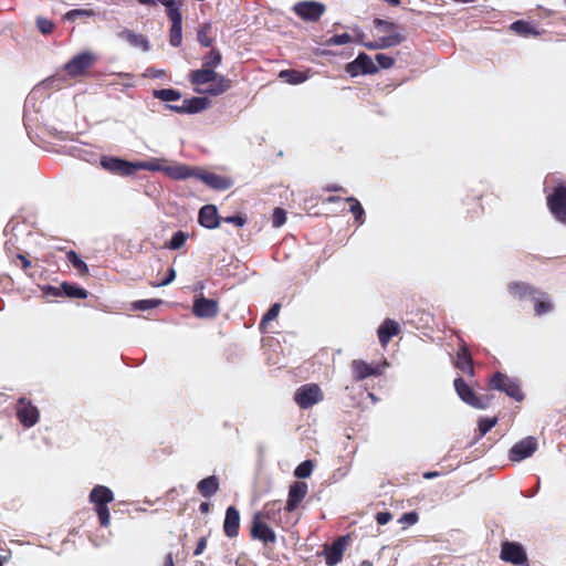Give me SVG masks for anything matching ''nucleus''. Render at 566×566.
Here are the masks:
<instances>
[{
    "instance_id": "32",
    "label": "nucleus",
    "mask_w": 566,
    "mask_h": 566,
    "mask_svg": "<svg viewBox=\"0 0 566 566\" xmlns=\"http://www.w3.org/2000/svg\"><path fill=\"white\" fill-rule=\"evenodd\" d=\"M510 29L522 38H536L544 32V30H538L534 24L523 20L515 21L510 25Z\"/></svg>"
},
{
    "instance_id": "1",
    "label": "nucleus",
    "mask_w": 566,
    "mask_h": 566,
    "mask_svg": "<svg viewBox=\"0 0 566 566\" xmlns=\"http://www.w3.org/2000/svg\"><path fill=\"white\" fill-rule=\"evenodd\" d=\"M488 388L490 390L504 392L516 402H522L525 398L520 381L500 371L492 374V377H490L488 381Z\"/></svg>"
},
{
    "instance_id": "17",
    "label": "nucleus",
    "mask_w": 566,
    "mask_h": 566,
    "mask_svg": "<svg viewBox=\"0 0 566 566\" xmlns=\"http://www.w3.org/2000/svg\"><path fill=\"white\" fill-rule=\"evenodd\" d=\"M308 492V486L305 482L296 481L290 485L287 492V500L284 510L289 513L298 507L301 502L305 499Z\"/></svg>"
},
{
    "instance_id": "28",
    "label": "nucleus",
    "mask_w": 566,
    "mask_h": 566,
    "mask_svg": "<svg viewBox=\"0 0 566 566\" xmlns=\"http://www.w3.org/2000/svg\"><path fill=\"white\" fill-rule=\"evenodd\" d=\"M403 40L405 36L402 34L392 33L387 36H380L373 42L364 43V46L368 50L388 49L400 44Z\"/></svg>"
},
{
    "instance_id": "33",
    "label": "nucleus",
    "mask_w": 566,
    "mask_h": 566,
    "mask_svg": "<svg viewBox=\"0 0 566 566\" xmlns=\"http://www.w3.org/2000/svg\"><path fill=\"white\" fill-rule=\"evenodd\" d=\"M197 491L206 497H211L219 491V479L216 475L201 479L197 483Z\"/></svg>"
},
{
    "instance_id": "11",
    "label": "nucleus",
    "mask_w": 566,
    "mask_h": 566,
    "mask_svg": "<svg viewBox=\"0 0 566 566\" xmlns=\"http://www.w3.org/2000/svg\"><path fill=\"white\" fill-rule=\"evenodd\" d=\"M39 409L35 405L31 403L27 398H20L15 406V417L20 424L25 428L35 426L39 421Z\"/></svg>"
},
{
    "instance_id": "34",
    "label": "nucleus",
    "mask_w": 566,
    "mask_h": 566,
    "mask_svg": "<svg viewBox=\"0 0 566 566\" xmlns=\"http://www.w3.org/2000/svg\"><path fill=\"white\" fill-rule=\"evenodd\" d=\"M98 12L94 9H72L63 15V20L67 22H87L88 19L97 17Z\"/></svg>"
},
{
    "instance_id": "18",
    "label": "nucleus",
    "mask_w": 566,
    "mask_h": 566,
    "mask_svg": "<svg viewBox=\"0 0 566 566\" xmlns=\"http://www.w3.org/2000/svg\"><path fill=\"white\" fill-rule=\"evenodd\" d=\"M168 19L170 20L169 43L175 48H179L182 42V14L179 9L168 10Z\"/></svg>"
},
{
    "instance_id": "36",
    "label": "nucleus",
    "mask_w": 566,
    "mask_h": 566,
    "mask_svg": "<svg viewBox=\"0 0 566 566\" xmlns=\"http://www.w3.org/2000/svg\"><path fill=\"white\" fill-rule=\"evenodd\" d=\"M345 202L349 205V212L354 214V221L359 226L365 223L366 214L363 205L354 197H347Z\"/></svg>"
},
{
    "instance_id": "27",
    "label": "nucleus",
    "mask_w": 566,
    "mask_h": 566,
    "mask_svg": "<svg viewBox=\"0 0 566 566\" xmlns=\"http://www.w3.org/2000/svg\"><path fill=\"white\" fill-rule=\"evenodd\" d=\"M233 82L223 75L218 74L217 78L212 81L207 88L196 90L198 93H203L211 96H218L226 93Z\"/></svg>"
},
{
    "instance_id": "2",
    "label": "nucleus",
    "mask_w": 566,
    "mask_h": 566,
    "mask_svg": "<svg viewBox=\"0 0 566 566\" xmlns=\"http://www.w3.org/2000/svg\"><path fill=\"white\" fill-rule=\"evenodd\" d=\"M115 499L114 493L104 485H96L90 493V501L95 506L98 522L106 527L109 524V512L107 504Z\"/></svg>"
},
{
    "instance_id": "37",
    "label": "nucleus",
    "mask_w": 566,
    "mask_h": 566,
    "mask_svg": "<svg viewBox=\"0 0 566 566\" xmlns=\"http://www.w3.org/2000/svg\"><path fill=\"white\" fill-rule=\"evenodd\" d=\"M122 36L134 46L140 48L145 51L149 49L148 40L143 34H136L130 30H124L122 32Z\"/></svg>"
},
{
    "instance_id": "24",
    "label": "nucleus",
    "mask_w": 566,
    "mask_h": 566,
    "mask_svg": "<svg viewBox=\"0 0 566 566\" xmlns=\"http://www.w3.org/2000/svg\"><path fill=\"white\" fill-rule=\"evenodd\" d=\"M346 538L338 537L331 546H326L323 551V555H325L326 564L328 566H335L338 564L345 552Z\"/></svg>"
},
{
    "instance_id": "50",
    "label": "nucleus",
    "mask_w": 566,
    "mask_h": 566,
    "mask_svg": "<svg viewBox=\"0 0 566 566\" xmlns=\"http://www.w3.org/2000/svg\"><path fill=\"white\" fill-rule=\"evenodd\" d=\"M375 60L381 69H390L395 64V59L390 55H386V53H377Z\"/></svg>"
},
{
    "instance_id": "31",
    "label": "nucleus",
    "mask_w": 566,
    "mask_h": 566,
    "mask_svg": "<svg viewBox=\"0 0 566 566\" xmlns=\"http://www.w3.org/2000/svg\"><path fill=\"white\" fill-rule=\"evenodd\" d=\"M310 77V71H298L295 69H286L282 70L279 73V78L287 83L289 85H300V83H305Z\"/></svg>"
},
{
    "instance_id": "4",
    "label": "nucleus",
    "mask_w": 566,
    "mask_h": 566,
    "mask_svg": "<svg viewBox=\"0 0 566 566\" xmlns=\"http://www.w3.org/2000/svg\"><path fill=\"white\" fill-rule=\"evenodd\" d=\"M292 11L302 21L315 23L326 12V4L315 0H303L296 2Z\"/></svg>"
},
{
    "instance_id": "25",
    "label": "nucleus",
    "mask_w": 566,
    "mask_h": 566,
    "mask_svg": "<svg viewBox=\"0 0 566 566\" xmlns=\"http://www.w3.org/2000/svg\"><path fill=\"white\" fill-rule=\"evenodd\" d=\"M509 291L511 295L515 298L523 300L526 297L536 298V295H545V292L532 287L531 285L523 282H513L509 285Z\"/></svg>"
},
{
    "instance_id": "26",
    "label": "nucleus",
    "mask_w": 566,
    "mask_h": 566,
    "mask_svg": "<svg viewBox=\"0 0 566 566\" xmlns=\"http://www.w3.org/2000/svg\"><path fill=\"white\" fill-rule=\"evenodd\" d=\"M217 76L218 73L213 69L201 65V69L190 72L189 82L193 85H210Z\"/></svg>"
},
{
    "instance_id": "38",
    "label": "nucleus",
    "mask_w": 566,
    "mask_h": 566,
    "mask_svg": "<svg viewBox=\"0 0 566 566\" xmlns=\"http://www.w3.org/2000/svg\"><path fill=\"white\" fill-rule=\"evenodd\" d=\"M532 301L535 302V315L537 316H543L553 310V304L546 293L544 296L535 295Z\"/></svg>"
},
{
    "instance_id": "30",
    "label": "nucleus",
    "mask_w": 566,
    "mask_h": 566,
    "mask_svg": "<svg viewBox=\"0 0 566 566\" xmlns=\"http://www.w3.org/2000/svg\"><path fill=\"white\" fill-rule=\"evenodd\" d=\"M165 174L175 180H184L189 177H198L199 169L187 165H175L165 168Z\"/></svg>"
},
{
    "instance_id": "19",
    "label": "nucleus",
    "mask_w": 566,
    "mask_h": 566,
    "mask_svg": "<svg viewBox=\"0 0 566 566\" xmlns=\"http://www.w3.org/2000/svg\"><path fill=\"white\" fill-rule=\"evenodd\" d=\"M252 520L279 525L281 523V507L277 502H268L262 510L253 514Z\"/></svg>"
},
{
    "instance_id": "15",
    "label": "nucleus",
    "mask_w": 566,
    "mask_h": 566,
    "mask_svg": "<svg viewBox=\"0 0 566 566\" xmlns=\"http://www.w3.org/2000/svg\"><path fill=\"white\" fill-rule=\"evenodd\" d=\"M250 536L252 539L260 541L263 545L276 543V534L270 524L256 522V520L251 521Z\"/></svg>"
},
{
    "instance_id": "6",
    "label": "nucleus",
    "mask_w": 566,
    "mask_h": 566,
    "mask_svg": "<svg viewBox=\"0 0 566 566\" xmlns=\"http://www.w3.org/2000/svg\"><path fill=\"white\" fill-rule=\"evenodd\" d=\"M547 207L558 222L566 224V184L553 188L547 197Z\"/></svg>"
},
{
    "instance_id": "13",
    "label": "nucleus",
    "mask_w": 566,
    "mask_h": 566,
    "mask_svg": "<svg viewBox=\"0 0 566 566\" xmlns=\"http://www.w3.org/2000/svg\"><path fill=\"white\" fill-rule=\"evenodd\" d=\"M345 70L350 76L355 77L361 74H374L378 71V67L367 53H359V56L349 62Z\"/></svg>"
},
{
    "instance_id": "41",
    "label": "nucleus",
    "mask_w": 566,
    "mask_h": 566,
    "mask_svg": "<svg viewBox=\"0 0 566 566\" xmlns=\"http://www.w3.org/2000/svg\"><path fill=\"white\" fill-rule=\"evenodd\" d=\"M163 303L159 298L139 300L132 303L134 311H149L158 307Z\"/></svg>"
},
{
    "instance_id": "64",
    "label": "nucleus",
    "mask_w": 566,
    "mask_h": 566,
    "mask_svg": "<svg viewBox=\"0 0 566 566\" xmlns=\"http://www.w3.org/2000/svg\"><path fill=\"white\" fill-rule=\"evenodd\" d=\"M339 200H340L339 197L331 196V197L326 198L325 200H323L322 202L334 203V202H338Z\"/></svg>"
},
{
    "instance_id": "42",
    "label": "nucleus",
    "mask_w": 566,
    "mask_h": 566,
    "mask_svg": "<svg viewBox=\"0 0 566 566\" xmlns=\"http://www.w3.org/2000/svg\"><path fill=\"white\" fill-rule=\"evenodd\" d=\"M203 66L216 69L221 64L222 55L218 49H212L209 53H207L203 59Z\"/></svg>"
},
{
    "instance_id": "59",
    "label": "nucleus",
    "mask_w": 566,
    "mask_h": 566,
    "mask_svg": "<svg viewBox=\"0 0 566 566\" xmlns=\"http://www.w3.org/2000/svg\"><path fill=\"white\" fill-rule=\"evenodd\" d=\"M208 545L207 537H200L197 542L196 548L193 549V555H199L205 552Z\"/></svg>"
},
{
    "instance_id": "22",
    "label": "nucleus",
    "mask_w": 566,
    "mask_h": 566,
    "mask_svg": "<svg viewBox=\"0 0 566 566\" xmlns=\"http://www.w3.org/2000/svg\"><path fill=\"white\" fill-rule=\"evenodd\" d=\"M240 512L235 506H228L223 520V532L229 538H234L239 535L240 531Z\"/></svg>"
},
{
    "instance_id": "12",
    "label": "nucleus",
    "mask_w": 566,
    "mask_h": 566,
    "mask_svg": "<svg viewBox=\"0 0 566 566\" xmlns=\"http://www.w3.org/2000/svg\"><path fill=\"white\" fill-rule=\"evenodd\" d=\"M537 447L538 443L534 437H525L512 447L510 451V460L513 462H521L533 455L536 452Z\"/></svg>"
},
{
    "instance_id": "23",
    "label": "nucleus",
    "mask_w": 566,
    "mask_h": 566,
    "mask_svg": "<svg viewBox=\"0 0 566 566\" xmlns=\"http://www.w3.org/2000/svg\"><path fill=\"white\" fill-rule=\"evenodd\" d=\"M198 223L206 229H217L220 218L214 205H203L198 212Z\"/></svg>"
},
{
    "instance_id": "57",
    "label": "nucleus",
    "mask_w": 566,
    "mask_h": 566,
    "mask_svg": "<svg viewBox=\"0 0 566 566\" xmlns=\"http://www.w3.org/2000/svg\"><path fill=\"white\" fill-rule=\"evenodd\" d=\"M374 25L376 28H382V29H385L387 31L394 30L397 27L396 23L389 22V21H386V20H381V19H375L374 20Z\"/></svg>"
},
{
    "instance_id": "53",
    "label": "nucleus",
    "mask_w": 566,
    "mask_h": 566,
    "mask_svg": "<svg viewBox=\"0 0 566 566\" xmlns=\"http://www.w3.org/2000/svg\"><path fill=\"white\" fill-rule=\"evenodd\" d=\"M176 270L174 268H169L166 277L159 283H151V286H166L176 280Z\"/></svg>"
},
{
    "instance_id": "61",
    "label": "nucleus",
    "mask_w": 566,
    "mask_h": 566,
    "mask_svg": "<svg viewBox=\"0 0 566 566\" xmlns=\"http://www.w3.org/2000/svg\"><path fill=\"white\" fill-rule=\"evenodd\" d=\"M17 258L22 262V268L24 270H28L31 266V261L27 256L19 254Z\"/></svg>"
},
{
    "instance_id": "9",
    "label": "nucleus",
    "mask_w": 566,
    "mask_h": 566,
    "mask_svg": "<svg viewBox=\"0 0 566 566\" xmlns=\"http://www.w3.org/2000/svg\"><path fill=\"white\" fill-rule=\"evenodd\" d=\"M500 558L513 565L528 566L526 552L524 551L521 544L515 542L502 543Z\"/></svg>"
},
{
    "instance_id": "55",
    "label": "nucleus",
    "mask_w": 566,
    "mask_h": 566,
    "mask_svg": "<svg viewBox=\"0 0 566 566\" xmlns=\"http://www.w3.org/2000/svg\"><path fill=\"white\" fill-rule=\"evenodd\" d=\"M419 521V516L417 513L415 512H408V513H405L401 518L399 520L400 523H407L409 525L413 524V523H418Z\"/></svg>"
},
{
    "instance_id": "62",
    "label": "nucleus",
    "mask_w": 566,
    "mask_h": 566,
    "mask_svg": "<svg viewBox=\"0 0 566 566\" xmlns=\"http://www.w3.org/2000/svg\"><path fill=\"white\" fill-rule=\"evenodd\" d=\"M210 507H211V505L209 502H201L199 504V512L201 514H208L210 512Z\"/></svg>"
},
{
    "instance_id": "51",
    "label": "nucleus",
    "mask_w": 566,
    "mask_h": 566,
    "mask_svg": "<svg viewBox=\"0 0 566 566\" xmlns=\"http://www.w3.org/2000/svg\"><path fill=\"white\" fill-rule=\"evenodd\" d=\"M352 41V38L348 33H342V34H336V35H333L328 41L327 43L329 45H344V44H347Z\"/></svg>"
},
{
    "instance_id": "54",
    "label": "nucleus",
    "mask_w": 566,
    "mask_h": 566,
    "mask_svg": "<svg viewBox=\"0 0 566 566\" xmlns=\"http://www.w3.org/2000/svg\"><path fill=\"white\" fill-rule=\"evenodd\" d=\"M226 223H232L233 226L238 228H242L247 223V219L240 214L238 216H230L223 219Z\"/></svg>"
},
{
    "instance_id": "44",
    "label": "nucleus",
    "mask_w": 566,
    "mask_h": 566,
    "mask_svg": "<svg viewBox=\"0 0 566 566\" xmlns=\"http://www.w3.org/2000/svg\"><path fill=\"white\" fill-rule=\"evenodd\" d=\"M314 469V463L310 460H306L298 464L296 469H294V476L298 479H306L308 478Z\"/></svg>"
},
{
    "instance_id": "52",
    "label": "nucleus",
    "mask_w": 566,
    "mask_h": 566,
    "mask_svg": "<svg viewBox=\"0 0 566 566\" xmlns=\"http://www.w3.org/2000/svg\"><path fill=\"white\" fill-rule=\"evenodd\" d=\"M281 310V305L279 303L273 304L266 314L263 315V318H261V325L263 323H268L279 316Z\"/></svg>"
},
{
    "instance_id": "39",
    "label": "nucleus",
    "mask_w": 566,
    "mask_h": 566,
    "mask_svg": "<svg viewBox=\"0 0 566 566\" xmlns=\"http://www.w3.org/2000/svg\"><path fill=\"white\" fill-rule=\"evenodd\" d=\"M154 97L163 102H174L181 98V93L176 88H159L154 91Z\"/></svg>"
},
{
    "instance_id": "10",
    "label": "nucleus",
    "mask_w": 566,
    "mask_h": 566,
    "mask_svg": "<svg viewBox=\"0 0 566 566\" xmlns=\"http://www.w3.org/2000/svg\"><path fill=\"white\" fill-rule=\"evenodd\" d=\"M95 56L92 53H78L74 55L64 66L65 72L72 78L82 76L93 66Z\"/></svg>"
},
{
    "instance_id": "47",
    "label": "nucleus",
    "mask_w": 566,
    "mask_h": 566,
    "mask_svg": "<svg viewBox=\"0 0 566 566\" xmlns=\"http://www.w3.org/2000/svg\"><path fill=\"white\" fill-rule=\"evenodd\" d=\"M36 27H38L39 31L45 35L53 33L55 30V24L53 22H51L50 20L42 18V17H39L36 19Z\"/></svg>"
},
{
    "instance_id": "29",
    "label": "nucleus",
    "mask_w": 566,
    "mask_h": 566,
    "mask_svg": "<svg viewBox=\"0 0 566 566\" xmlns=\"http://www.w3.org/2000/svg\"><path fill=\"white\" fill-rule=\"evenodd\" d=\"M455 367L468 377L474 375L471 354L465 345H462L457 353Z\"/></svg>"
},
{
    "instance_id": "56",
    "label": "nucleus",
    "mask_w": 566,
    "mask_h": 566,
    "mask_svg": "<svg viewBox=\"0 0 566 566\" xmlns=\"http://www.w3.org/2000/svg\"><path fill=\"white\" fill-rule=\"evenodd\" d=\"M392 520V514L390 512H379L376 515V523L379 525H385L387 523H390Z\"/></svg>"
},
{
    "instance_id": "43",
    "label": "nucleus",
    "mask_w": 566,
    "mask_h": 566,
    "mask_svg": "<svg viewBox=\"0 0 566 566\" xmlns=\"http://www.w3.org/2000/svg\"><path fill=\"white\" fill-rule=\"evenodd\" d=\"M211 24H203L197 32V40L200 45L210 48L213 43V39L210 36Z\"/></svg>"
},
{
    "instance_id": "58",
    "label": "nucleus",
    "mask_w": 566,
    "mask_h": 566,
    "mask_svg": "<svg viewBox=\"0 0 566 566\" xmlns=\"http://www.w3.org/2000/svg\"><path fill=\"white\" fill-rule=\"evenodd\" d=\"M323 190H325L327 192H339L342 195H347V189H345L344 187L336 185V184H329V185L325 186V188H323Z\"/></svg>"
},
{
    "instance_id": "3",
    "label": "nucleus",
    "mask_w": 566,
    "mask_h": 566,
    "mask_svg": "<svg viewBox=\"0 0 566 566\" xmlns=\"http://www.w3.org/2000/svg\"><path fill=\"white\" fill-rule=\"evenodd\" d=\"M453 384L459 398L468 406L475 407L478 409H485L490 406L491 397L479 396L462 377H457Z\"/></svg>"
},
{
    "instance_id": "46",
    "label": "nucleus",
    "mask_w": 566,
    "mask_h": 566,
    "mask_svg": "<svg viewBox=\"0 0 566 566\" xmlns=\"http://www.w3.org/2000/svg\"><path fill=\"white\" fill-rule=\"evenodd\" d=\"M138 3L146 4V6H155L157 3H160L165 6L166 8V14L168 13V10L172 9H179L180 4L176 2L175 0H136Z\"/></svg>"
},
{
    "instance_id": "49",
    "label": "nucleus",
    "mask_w": 566,
    "mask_h": 566,
    "mask_svg": "<svg viewBox=\"0 0 566 566\" xmlns=\"http://www.w3.org/2000/svg\"><path fill=\"white\" fill-rule=\"evenodd\" d=\"M286 221V212L283 208H275L272 216V224L274 228H281Z\"/></svg>"
},
{
    "instance_id": "35",
    "label": "nucleus",
    "mask_w": 566,
    "mask_h": 566,
    "mask_svg": "<svg viewBox=\"0 0 566 566\" xmlns=\"http://www.w3.org/2000/svg\"><path fill=\"white\" fill-rule=\"evenodd\" d=\"M186 114H197V112H203L209 106V99L207 97H191L184 99Z\"/></svg>"
},
{
    "instance_id": "16",
    "label": "nucleus",
    "mask_w": 566,
    "mask_h": 566,
    "mask_svg": "<svg viewBox=\"0 0 566 566\" xmlns=\"http://www.w3.org/2000/svg\"><path fill=\"white\" fill-rule=\"evenodd\" d=\"M219 313L218 301L207 298L200 295L196 297L192 304V314L195 317L208 318L217 317Z\"/></svg>"
},
{
    "instance_id": "45",
    "label": "nucleus",
    "mask_w": 566,
    "mask_h": 566,
    "mask_svg": "<svg viewBox=\"0 0 566 566\" xmlns=\"http://www.w3.org/2000/svg\"><path fill=\"white\" fill-rule=\"evenodd\" d=\"M186 240V233L182 230H178L177 232H175L172 238H170L166 247L170 250H178L185 244Z\"/></svg>"
},
{
    "instance_id": "20",
    "label": "nucleus",
    "mask_w": 566,
    "mask_h": 566,
    "mask_svg": "<svg viewBox=\"0 0 566 566\" xmlns=\"http://www.w3.org/2000/svg\"><path fill=\"white\" fill-rule=\"evenodd\" d=\"M400 333V326L398 322L392 318H385L377 329V337L380 346L386 348L390 343L391 338Z\"/></svg>"
},
{
    "instance_id": "48",
    "label": "nucleus",
    "mask_w": 566,
    "mask_h": 566,
    "mask_svg": "<svg viewBox=\"0 0 566 566\" xmlns=\"http://www.w3.org/2000/svg\"><path fill=\"white\" fill-rule=\"evenodd\" d=\"M496 423H497V418L496 417H493V418H482L480 420V422H479L480 436L483 437L486 433H489L491 431V429L493 427H495Z\"/></svg>"
},
{
    "instance_id": "21",
    "label": "nucleus",
    "mask_w": 566,
    "mask_h": 566,
    "mask_svg": "<svg viewBox=\"0 0 566 566\" xmlns=\"http://www.w3.org/2000/svg\"><path fill=\"white\" fill-rule=\"evenodd\" d=\"M45 293L54 296H60L61 294H64L70 298H86L88 295V291L86 289L66 282L61 285V289L48 285L45 287Z\"/></svg>"
},
{
    "instance_id": "40",
    "label": "nucleus",
    "mask_w": 566,
    "mask_h": 566,
    "mask_svg": "<svg viewBox=\"0 0 566 566\" xmlns=\"http://www.w3.org/2000/svg\"><path fill=\"white\" fill-rule=\"evenodd\" d=\"M66 260L73 265L80 275H86L88 273V266L74 251H69Z\"/></svg>"
},
{
    "instance_id": "8",
    "label": "nucleus",
    "mask_w": 566,
    "mask_h": 566,
    "mask_svg": "<svg viewBox=\"0 0 566 566\" xmlns=\"http://www.w3.org/2000/svg\"><path fill=\"white\" fill-rule=\"evenodd\" d=\"M323 400V392L317 384H305L294 392V402L302 409H307Z\"/></svg>"
},
{
    "instance_id": "63",
    "label": "nucleus",
    "mask_w": 566,
    "mask_h": 566,
    "mask_svg": "<svg viewBox=\"0 0 566 566\" xmlns=\"http://www.w3.org/2000/svg\"><path fill=\"white\" fill-rule=\"evenodd\" d=\"M163 566H174V555L171 553L166 555Z\"/></svg>"
},
{
    "instance_id": "5",
    "label": "nucleus",
    "mask_w": 566,
    "mask_h": 566,
    "mask_svg": "<svg viewBox=\"0 0 566 566\" xmlns=\"http://www.w3.org/2000/svg\"><path fill=\"white\" fill-rule=\"evenodd\" d=\"M101 167L119 176H130L146 167L143 163H130L118 157L104 156L101 158Z\"/></svg>"
},
{
    "instance_id": "7",
    "label": "nucleus",
    "mask_w": 566,
    "mask_h": 566,
    "mask_svg": "<svg viewBox=\"0 0 566 566\" xmlns=\"http://www.w3.org/2000/svg\"><path fill=\"white\" fill-rule=\"evenodd\" d=\"M388 366L387 360L378 364H368L363 359H354L350 363L352 377L356 381H361L367 377H379Z\"/></svg>"
},
{
    "instance_id": "60",
    "label": "nucleus",
    "mask_w": 566,
    "mask_h": 566,
    "mask_svg": "<svg viewBox=\"0 0 566 566\" xmlns=\"http://www.w3.org/2000/svg\"><path fill=\"white\" fill-rule=\"evenodd\" d=\"M168 108L172 112H177L178 114H186L184 102L181 105H169Z\"/></svg>"
},
{
    "instance_id": "14",
    "label": "nucleus",
    "mask_w": 566,
    "mask_h": 566,
    "mask_svg": "<svg viewBox=\"0 0 566 566\" xmlns=\"http://www.w3.org/2000/svg\"><path fill=\"white\" fill-rule=\"evenodd\" d=\"M197 179L213 190L222 191L233 187V178L216 172L199 170Z\"/></svg>"
}]
</instances>
